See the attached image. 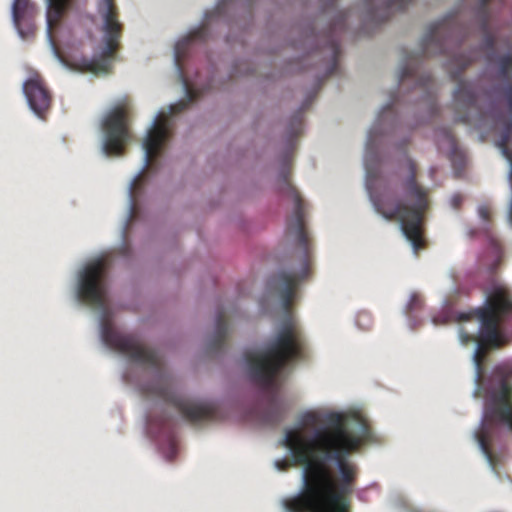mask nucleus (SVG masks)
Returning a JSON list of instances; mask_svg holds the SVG:
<instances>
[{
    "label": "nucleus",
    "instance_id": "1",
    "mask_svg": "<svg viewBox=\"0 0 512 512\" xmlns=\"http://www.w3.org/2000/svg\"><path fill=\"white\" fill-rule=\"evenodd\" d=\"M314 412L302 415L299 427L285 431L283 444L295 464L304 466L303 487L299 494L285 499L287 512H348V496L353 492L358 468L347 458L372 436L362 420L357 433L350 431L342 415L330 413L328 426L317 427Z\"/></svg>",
    "mask_w": 512,
    "mask_h": 512
},
{
    "label": "nucleus",
    "instance_id": "2",
    "mask_svg": "<svg viewBox=\"0 0 512 512\" xmlns=\"http://www.w3.org/2000/svg\"><path fill=\"white\" fill-rule=\"evenodd\" d=\"M290 164L285 163L280 175V191L291 197L294 210L286 223V235L296 244L287 270L280 271L269 280V286L279 295L287 313L275 337L260 352L248 351L245 360L251 380L267 394L268 407L264 414L267 424H278L286 408L277 398V376L291 361L301 359L305 350V337L290 313L298 285L312 275V244L305 228V203L290 181Z\"/></svg>",
    "mask_w": 512,
    "mask_h": 512
},
{
    "label": "nucleus",
    "instance_id": "3",
    "mask_svg": "<svg viewBox=\"0 0 512 512\" xmlns=\"http://www.w3.org/2000/svg\"><path fill=\"white\" fill-rule=\"evenodd\" d=\"M456 27L450 19L430 25L422 39V56L446 54L449 56L446 69L453 81H458L453 92L452 106L457 122L472 124L483 129L491 119L494 127L501 126L500 139L497 142L503 155H512V81L500 80L502 84L495 86L494 91L502 96L508 105L509 117L502 113L485 112L481 106L482 92L477 83L459 79L463 72L477 59V52L467 54L459 52V41Z\"/></svg>",
    "mask_w": 512,
    "mask_h": 512
},
{
    "label": "nucleus",
    "instance_id": "4",
    "mask_svg": "<svg viewBox=\"0 0 512 512\" xmlns=\"http://www.w3.org/2000/svg\"><path fill=\"white\" fill-rule=\"evenodd\" d=\"M101 337L108 347L153 370V380L140 386L144 396L158 398L173 406L185 420L193 424L218 419L214 405L195 402L179 393L174 379L164 368L161 356L144 346L137 337L120 333L106 317L101 322Z\"/></svg>",
    "mask_w": 512,
    "mask_h": 512
},
{
    "label": "nucleus",
    "instance_id": "5",
    "mask_svg": "<svg viewBox=\"0 0 512 512\" xmlns=\"http://www.w3.org/2000/svg\"><path fill=\"white\" fill-rule=\"evenodd\" d=\"M407 175L395 187L389 186L379 196L372 197L377 213L389 221L397 220L405 237L417 254L425 247L421 225L429 209L428 191L417 182V166L411 158L405 159Z\"/></svg>",
    "mask_w": 512,
    "mask_h": 512
},
{
    "label": "nucleus",
    "instance_id": "6",
    "mask_svg": "<svg viewBox=\"0 0 512 512\" xmlns=\"http://www.w3.org/2000/svg\"><path fill=\"white\" fill-rule=\"evenodd\" d=\"M70 2L71 0H47L46 20L49 33L58 26ZM97 13L102 19L104 48L99 58L86 61L85 67L91 72L108 69L109 59L118 49L123 28L118 18L115 0H98Z\"/></svg>",
    "mask_w": 512,
    "mask_h": 512
},
{
    "label": "nucleus",
    "instance_id": "7",
    "mask_svg": "<svg viewBox=\"0 0 512 512\" xmlns=\"http://www.w3.org/2000/svg\"><path fill=\"white\" fill-rule=\"evenodd\" d=\"M489 2L490 0H479V6L476 12V20L479 24L480 31L483 34V41L480 49L487 54V61L494 64L495 78L497 80L512 81V52L500 56H496L494 52L496 41L489 27Z\"/></svg>",
    "mask_w": 512,
    "mask_h": 512
},
{
    "label": "nucleus",
    "instance_id": "8",
    "mask_svg": "<svg viewBox=\"0 0 512 512\" xmlns=\"http://www.w3.org/2000/svg\"><path fill=\"white\" fill-rule=\"evenodd\" d=\"M106 269L107 265L103 259L88 264L80 275L78 285V298L103 310L106 309L108 302L105 284Z\"/></svg>",
    "mask_w": 512,
    "mask_h": 512
},
{
    "label": "nucleus",
    "instance_id": "9",
    "mask_svg": "<svg viewBox=\"0 0 512 512\" xmlns=\"http://www.w3.org/2000/svg\"><path fill=\"white\" fill-rule=\"evenodd\" d=\"M103 150L110 156L122 155L125 143L130 137L127 126V111L124 107L114 108L105 118Z\"/></svg>",
    "mask_w": 512,
    "mask_h": 512
},
{
    "label": "nucleus",
    "instance_id": "10",
    "mask_svg": "<svg viewBox=\"0 0 512 512\" xmlns=\"http://www.w3.org/2000/svg\"><path fill=\"white\" fill-rule=\"evenodd\" d=\"M204 34H205V31L203 28L197 29V30L191 32L188 36L179 40L175 45V50H174L175 64L178 69L179 78H180V80L183 84V87L185 89V92H186V99L181 100L178 103L170 106V108H169L170 114H172V115L178 114V113L184 111L185 109H187V107L190 104H192L194 101H196L201 94L200 91L195 89L191 85L190 81L185 77L183 62H184L186 54L189 50L190 45L196 40L203 39Z\"/></svg>",
    "mask_w": 512,
    "mask_h": 512
},
{
    "label": "nucleus",
    "instance_id": "11",
    "mask_svg": "<svg viewBox=\"0 0 512 512\" xmlns=\"http://www.w3.org/2000/svg\"><path fill=\"white\" fill-rule=\"evenodd\" d=\"M171 136V125L167 116L159 114L143 141L145 170L155 166L166 142Z\"/></svg>",
    "mask_w": 512,
    "mask_h": 512
},
{
    "label": "nucleus",
    "instance_id": "12",
    "mask_svg": "<svg viewBox=\"0 0 512 512\" xmlns=\"http://www.w3.org/2000/svg\"><path fill=\"white\" fill-rule=\"evenodd\" d=\"M488 246L486 250L478 257V269L487 274L488 278H494L505 259V252L502 243L490 231L486 233Z\"/></svg>",
    "mask_w": 512,
    "mask_h": 512
},
{
    "label": "nucleus",
    "instance_id": "13",
    "mask_svg": "<svg viewBox=\"0 0 512 512\" xmlns=\"http://www.w3.org/2000/svg\"><path fill=\"white\" fill-rule=\"evenodd\" d=\"M23 91L31 110L40 118L51 106V95L39 76L29 78L23 86Z\"/></svg>",
    "mask_w": 512,
    "mask_h": 512
},
{
    "label": "nucleus",
    "instance_id": "14",
    "mask_svg": "<svg viewBox=\"0 0 512 512\" xmlns=\"http://www.w3.org/2000/svg\"><path fill=\"white\" fill-rule=\"evenodd\" d=\"M36 13L37 9L30 0H14L12 18L21 38L29 39L34 35Z\"/></svg>",
    "mask_w": 512,
    "mask_h": 512
},
{
    "label": "nucleus",
    "instance_id": "15",
    "mask_svg": "<svg viewBox=\"0 0 512 512\" xmlns=\"http://www.w3.org/2000/svg\"><path fill=\"white\" fill-rule=\"evenodd\" d=\"M418 58L419 56L414 55L407 58V63L400 71L399 81L403 83L408 79H413L415 80V89H421L429 97H432L435 93V81L430 73L419 75Z\"/></svg>",
    "mask_w": 512,
    "mask_h": 512
},
{
    "label": "nucleus",
    "instance_id": "16",
    "mask_svg": "<svg viewBox=\"0 0 512 512\" xmlns=\"http://www.w3.org/2000/svg\"><path fill=\"white\" fill-rule=\"evenodd\" d=\"M369 6L371 21L383 23L390 19L394 11H404L413 0H365Z\"/></svg>",
    "mask_w": 512,
    "mask_h": 512
},
{
    "label": "nucleus",
    "instance_id": "17",
    "mask_svg": "<svg viewBox=\"0 0 512 512\" xmlns=\"http://www.w3.org/2000/svg\"><path fill=\"white\" fill-rule=\"evenodd\" d=\"M347 11H339L334 20L332 27L329 30V35L326 39V44L331 52L332 66L329 69L328 74L332 75L337 70V61L341 53L339 40L335 37V33L339 30L342 31L346 27Z\"/></svg>",
    "mask_w": 512,
    "mask_h": 512
},
{
    "label": "nucleus",
    "instance_id": "18",
    "mask_svg": "<svg viewBox=\"0 0 512 512\" xmlns=\"http://www.w3.org/2000/svg\"><path fill=\"white\" fill-rule=\"evenodd\" d=\"M228 335V324L224 311H219L216 317L215 332L209 342V348L212 351L220 350L227 339Z\"/></svg>",
    "mask_w": 512,
    "mask_h": 512
},
{
    "label": "nucleus",
    "instance_id": "19",
    "mask_svg": "<svg viewBox=\"0 0 512 512\" xmlns=\"http://www.w3.org/2000/svg\"><path fill=\"white\" fill-rule=\"evenodd\" d=\"M423 306V300L420 295L414 293L411 295L408 304L406 305V314L411 316L414 312L420 310Z\"/></svg>",
    "mask_w": 512,
    "mask_h": 512
},
{
    "label": "nucleus",
    "instance_id": "20",
    "mask_svg": "<svg viewBox=\"0 0 512 512\" xmlns=\"http://www.w3.org/2000/svg\"><path fill=\"white\" fill-rule=\"evenodd\" d=\"M302 124H303L302 114H301V112H299L291 120V129H292V134L294 136H297L300 134V132L302 130Z\"/></svg>",
    "mask_w": 512,
    "mask_h": 512
},
{
    "label": "nucleus",
    "instance_id": "21",
    "mask_svg": "<svg viewBox=\"0 0 512 512\" xmlns=\"http://www.w3.org/2000/svg\"><path fill=\"white\" fill-rule=\"evenodd\" d=\"M478 215L484 221H490L491 219V208L489 205L483 204L478 207Z\"/></svg>",
    "mask_w": 512,
    "mask_h": 512
},
{
    "label": "nucleus",
    "instance_id": "22",
    "mask_svg": "<svg viewBox=\"0 0 512 512\" xmlns=\"http://www.w3.org/2000/svg\"><path fill=\"white\" fill-rule=\"evenodd\" d=\"M464 201V196L461 193H455L450 198V205L453 209H459Z\"/></svg>",
    "mask_w": 512,
    "mask_h": 512
},
{
    "label": "nucleus",
    "instance_id": "23",
    "mask_svg": "<svg viewBox=\"0 0 512 512\" xmlns=\"http://www.w3.org/2000/svg\"><path fill=\"white\" fill-rule=\"evenodd\" d=\"M143 174H144V171L142 172V174L137 176L131 183L130 193L132 196L135 194L136 190L140 188V186L142 184Z\"/></svg>",
    "mask_w": 512,
    "mask_h": 512
},
{
    "label": "nucleus",
    "instance_id": "24",
    "mask_svg": "<svg viewBox=\"0 0 512 512\" xmlns=\"http://www.w3.org/2000/svg\"><path fill=\"white\" fill-rule=\"evenodd\" d=\"M392 106H393V103L391 104H388L387 106H385L382 111L380 112L379 116H378V119H377V122L379 124H382L384 121H385V116L387 114V112H390L392 111Z\"/></svg>",
    "mask_w": 512,
    "mask_h": 512
},
{
    "label": "nucleus",
    "instance_id": "25",
    "mask_svg": "<svg viewBox=\"0 0 512 512\" xmlns=\"http://www.w3.org/2000/svg\"><path fill=\"white\" fill-rule=\"evenodd\" d=\"M338 0H321L324 12L336 7Z\"/></svg>",
    "mask_w": 512,
    "mask_h": 512
},
{
    "label": "nucleus",
    "instance_id": "26",
    "mask_svg": "<svg viewBox=\"0 0 512 512\" xmlns=\"http://www.w3.org/2000/svg\"><path fill=\"white\" fill-rule=\"evenodd\" d=\"M356 321L359 326L362 324V322L367 323V326H368L371 322V318H370L369 314L363 312V313H359L357 315Z\"/></svg>",
    "mask_w": 512,
    "mask_h": 512
},
{
    "label": "nucleus",
    "instance_id": "27",
    "mask_svg": "<svg viewBox=\"0 0 512 512\" xmlns=\"http://www.w3.org/2000/svg\"><path fill=\"white\" fill-rule=\"evenodd\" d=\"M443 134H444V136L447 138V140L450 142V144H451L452 146H454V145H455V139H454V136H453L452 132H451L450 130H446V129H445V130L443 131Z\"/></svg>",
    "mask_w": 512,
    "mask_h": 512
},
{
    "label": "nucleus",
    "instance_id": "28",
    "mask_svg": "<svg viewBox=\"0 0 512 512\" xmlns=\"http://www.w3.org/2000/svg\"><path fill=\"white\" fill-rule=\"evenodd\" d=\"M276 466L279 468V469H287L290 465L286 462V461H277L276 462Z\"/></svg>",
    "mask_w": 512,
    "mask_h": 512
},
{
    "label": "nucleus",
    "instance_id": "29",
    "mask_svg": "<svg viewBox=\"0 0 512 512\" xmlns=\"http://www.w3.org/2000/svg\"><path fill=\"white\" fill-rule=\"evenodd\" d=\"M376 129H377V128H376V126H374V127L371 129V131H370V133H369L368 145H371V144H372V142L374 141V133L376 132Z\"/></svg>",
    "mask_w": 512,
    "mask_h": 512
}]
</instances>
